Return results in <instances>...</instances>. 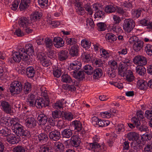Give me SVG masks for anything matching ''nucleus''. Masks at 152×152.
I'll return each mask as SVG.
<instances>
[{"label":"nucleus","mask_w":152,"mask_h":152,"mask_svg":"<svg viewBox=\"0 0 152 152\" xmlns=\"http://www.w3.org/2000/svg\"><path fill=\"white\" fill-rule=\"evenodd\" d=\"M24 48L20 49L18 52H15L12 53V58L14 61L19 62L22 59L24 61L28 62L29 57L25 52Z\"/></svg>","instance_id":"1"},{"label":"nucleus","mask_w":152,"mask_h":152,"mask_svg":"<svg viewBox=\"0 0 152 152\" xmlns=\"http://www.w3.org/2000/svg\"><path fill=\"white\" fill-rule=\"evenodd\" d=\"M23 85L21 82L15 80L10 84L9 90L10 92L13 94H18L22 91Z\"/></svg>","instance_id":"2"},{"label":"nucleus","mask_w":152,"mask_h":152,"mask_svg":"<svg viewBox=\"0 0 152 152\" xmlns=\"http://www.w3.org/2000/svg\"><path fill=\"white\" fill-rule=\"evenodd\" d=\"M12 131L18 136L27 137L30 136V132L24 130L23 126L19 124L15 125Z\"/></svg>","instance_id":"3"},{"label":"nucleus","mask_w":152,"mask_h":152,"mask_svg":"<svg viewBox=\"0 0 152 152\" xmlns=\"http://www.w3.org/2000/svg\"><path fill=\"white\" fill-rule=\"evenodd\" d=\"M135 26L134 20L131 18L125 19L124 21V29L128 32H130Z\"/></svg>","instance_id":"4"},{"label":"nucleus","mask_w":152,"mask_h":152,"mask_svg":"<svg viewBox=\"0 0 152 152\" xmlns=\"http://www.w3.org/2000/svg\"><path fill=\"white\" fill-rule=\"evenodd\" d=\"M81 67V62L75 60L70 64L68 69L72 75L73 73L77 72Z\"/></svg>","instance_id":"5"},{"label":"nucleus","mask_w":152,"mask_h":152,"mask_svg":"<svg viewBox=\"0 0 152 152\" xmlns=\"http://www.w3.org/2000/svg\"><path fill=\"white\" fill-rule=\"evenodd\" d=\"M83 132H80L78 134V135H73L71 138V143L72 145L75 147L78 146L80 143V138L83 135Z\"/></svg>","instance_id":"6"},{"label":"nucleus","mask_w":152,"mask_h":152,"mask_svg":"<svg viewBox=\"0 0 152 152\" xmlns=\"http://www.w3.org/2000/svg\"><path fill=\"white\" fill-rule=\"evenodd\" d=\"M133 62L138 66H143L147 64V60L145 57L138 55L135 57L133 59Z\"/></svg>","instance_id":"7"},{"label":"nucleus","mask_w":152,"mask_h":152,"mask_svg":"<svg viewBox=\"0 0 152 152\" xmlns=\"http://www.w3.org/2000/svg\"><path fill=\"white\" fill-rule=\"evenodd\" d=\"M132 121L134 123L137 129L141 132H146L148 130V127L145 125H141L140 121L136 118H132Z\"/></svg>","instance_id":"8"},{"label":"nucleus","mask_w":152,"mask_h":152,"mask_svg":"<svg viewBox=\"0 0 152 152\" xmlns=\"http://www.w3.org/2000/svg\"><path fill=\"white\" fill-rule=\"evenodd\" d=\"M24 49L25 50V53L29 57L28 62H30L31 61L30 59L31 58L32 59L31 56L34 54V47L32 44H28L26 45L25 48Z\"/></svg>","instance_id":"9"},{"label":"nucleus","mask_w":152,"mask_h":152,"mask_svg":"<svg viewBox=\"0 0 152 152\" xmlns=\"http://www.w3.org/2000/svg\"><path fill=\"white\" fill-rule=\"evenodd\" d=\"M0 106L2 110L6 113L10 114L12 113L11 105L9 102L5 100L1 101Z\"/></svg>","instance_id":"10"},{"label":"nucleus","mask_w":152,"mask_h":152,"mask_svg":"<svg viewBox=\"0 0 152 152\" xmlns=\"http://www.w3.org/2000/svg\"><path fill=\"white\" fill-rule=\"evenodd\" d=\"M49 101L48 100H45L43 98L37 99L35 102V106L37 108L41 109L48 106Z\"/></svg>","instance_id":"11"},{"label":"nucleus","mask_w":152,"mask_h":152,"mask_svg":"<svg viewBox=\"0 0 152 152\" xmlns=\"http://www.w3.org/2000/svg\"><path fill=\"white\" fill-rule=\"evenodd\" d=\"M18 23L20 27L27 28L28 26H32L31 23L26 17H22L18 20Z\"/></svg>","instance_id":"12"},{"label":"nucleus","mask_w":152,"mask_h":152,"mask_svg":"<svg viewBox=\"0 0 152 152\" xmlns=\"http://www.w3.org/2000/svg\"><path fill=\"white\" fill-rule=\"evenodd\" d=\"M83 4L82 2L78 1L77 0H76L75 3L76 12L78 15H83L86 13L85 9L82 6Z\"/></svg>","instance_id":"13"},{"label":"nucleus","mask_w":152,"mask_h":152,"mask_svg":"<svg viewBox=\"0 0 152 152\" xmlns=\"http://www.w3.org/2000/svg\"><path fill=\"white\" fill-rule=\"evenodd\" d=\"M49 137L51 140L56 141L61 137V134L56 129H54L49 133Z\"/></svg>","instance_id":"14"},{"label":"nucleus","mask_w":152,"mask_h":152,"mask_svg":"<svg viewBox=\"0 0 152 152\" xmlns=\"http://www.w3.org/2000/svg\"><path fill=\"white\" fill-rule=\"evenodd\" d=\"M26 126L29 128H33L37 125V121L34 118H28L25 121Z\"/></svg>","instance_id":"15"},{"label":"nucleus","mask_w":152,"mask_h":152,"mask_svg":"<svg viewBox=\"0 0 152 152\" xmlns=\"http://www.w3.org/2000/svg\"><path fill=\"white\" fill-rule=\"evenodd\" d=\"M144 144L142 143L139 138L133 141L131 144V146L134 149L139 150L143 148Z\"/></svg>","instance_id":"16"},{"label":"nucleus","mask_w":152,"mask_h":152,"mask_svg":"<svg viewBox=\"0 0 152 152\" xmlns=\"http://www.w3.org/2000/svg\"><path fill=\"white\" fill-rule=\"evenodd\" d=\"M144 42L140 39L138 40L134 43L133 48L134 50L137 52L140 51L143 47Z\"/></svg>","instance_id":"17"},{"label":"nucleus","mask_w":152,"mask_h":152,"mask_svg":"<svg viewBox=\"0 0 152 152\" xmlns=\"http://www.w3.org/2000/svg\"><path fill=\"white\" fill-rule=\"evenodd\" d=\"M64 41L63 39L59 37H56L53 40V44L57 48L62 47L64 45Z\"/></svg>","instance_id":"18"},{"label":"nucleus","mask_w":152,"mask_h":152,"mask_svg":"<svg viewBox=\"0 0 152 152\" xmlns=\"http://www.w3.org/2000/svg\"><path fill=\"white\" fill-rule=\"evenodd\" d=\"M48 119L47 115L43 114H39L37 117L38 123L40 126L45 125Z\"/></svg>","instance_id":"19"},{"label":"nucleus","mask_w":152,"mask_h":152,"mask_svg":"<svg viewBox=\"0 0 152 152\" xmlns=\"http://www.w3.org/2000/svg\"><path fill=\"white\" fill-rule=\"evenodd\" d=\"M59 59L61 61L66 60L68 57V52L66 50H62L60 51L58 54Z\"/></svg>","instance_id":"20"},{"label":"nucleus","mask_w":152,"mask_h":152,"mask_svg":"<svg viewBox=\"0 0 152 152\" xmlns=\"http://www.w3.org/2000/svg\"><path fill=\"white\" fill-rule=\"evenodd\" d=\"M39 59L41 64L44 66H48L50 65L51 62L47 58L46 56H45L44 54L39 56Z\"/></svg>","instance_id":"21"},{"label":"nucleus","mask_w":152,"mask_h":152,"mask_svg":"<svg viewBox=\"0 0 152 152\" xmlns=\"http://www.w3.org/2000/svg\"><path fill=\"white\" fill-rule=\"evenodd\" d=\"M126 137L129 141H133L139 138V135L138 134L135 132H130L126 134Z\"/></svg>","instance_id":"22"},{"label":"nucleus","mask_w":152,"mask_h":152,"mask_svg":"<svg viewBox=\"0 0 152 152\" xmlns=\"http://www.w3.org/2000/svg\"><path fill=\"white\" fill-rule=\"evenodd\" d=\"M118 70V75L122 77H124L126 75V72L129 69H128L127 66L121 64L119 66Z\"/></svg>","instance_id":"23"},{"label":"nucleus","mask_w":152,"mask_h":152,"mask_svg":"<svg viewBox=\"0 0 152 152\" xmlns=\"http://www.w3.org/2000/svg\"><path fill=\"white\" fill-rule=\"evenodd\" d=\"M137 86L139 88L142 90H145L148 87L147 83L142 80H138L137 83Z\"/></svg>","instance_id":"24"},{"label":"nucleus","mask_w":152,"mask_h":152,"mask_svg":"<svg viewBox=\"0 0 152 152\" xmlns=\"http://www.w3.org/2000/svg\"><path fill=\"white\" fill-rule=\"evenodd\" d=\"M39 152H53L52 146L49 145H43L39 149Z\"/></svg>","instance_id":"25"},{"label":"nucleus","mask_w":152,"mask_h":152,"mask_svg":"<svg viewBox=\"0 0 152 152\" xmlns=\"http://www.w3.org/2000/svg\"><path fill=\"white\" fill-rule=\"evenodd\" d=\"M73 131L70 129H64L61 132V136L63 138H69L72 136Z\"/></svg>","instance_id":"26"},{"label":"nucleus","mask_w":152,"mask_h":152,"mask_svg":"<svg viewBox=\"0 0 152 152\" xmlns=\"http://www.w3.org/2000/svg\"><path fill=\"white\" fill-rule=\"evenodd\" d=\"M125 77L126 80L128 82H133L135 80V77L133 75V73L130 70L126 72Z\"/></svg>","instance_id":"27"},{"label":"nucleus","mask_w":152,"mask_h":152,"mask_svg":"<svg viewBox=\"0 0 152 152\" xmlns=\"http://www.w3.org/2000/svg\"><path fill=\"white\" fill-rule=\"evenodd\" d=\"M93 73V78L95 79H98L102 76L103 72L102 69L99 68H96L94 70Z\"/></svg>","instance_id":"28"},{"label":"nucleus","mask_w":152,"mask_h":152,"mask_svg":"<svg viewBox=\"0 0 152 152\" xmlns=\"http://www.w3.org/2000/svg\"><path fill=\"white\" fill-rule=\"evenodd\" d=\"M35 96L33 94H29L28 97L27 104L30 106L34 107L35 106L36 101Z\"/></svg>","instance_id":"29"},{"label":"nucleus","mask_w":152,"mask_h":152,"mask_svg":"<svg viewBox=\"0 0 152 152\" xmlns=\"http://www.w3.org/2000/svg\"><path fill=\"white\" fill-rule=\"evenodd\" d=\"M6 140L9 143L14 144L17 143L16 138L15 136L13 134L10 133L8 136L6 137Z\"/></svg>","instance_id":"30"},{"label":"nucleus","mask_w":152,"mask_h":152,"mask_svg":"<svg viewBox=\"0 0 152 152\" xmlns=\"http://www.w3.org/2000/svg\"><path fill=\"white\" fill-rule=\"evenodd\" d=\"M64 100L62 101L59 100L56 102L54 104V107L55 109L58 110L59 111H63L64 108Z\"/></svg>","instance_id":"31"},{"label":"nucleus","mask_w":152,"mask_h":152,"mask_svg":"<svg viewBox=\"0 0 152 152\" xmlns=\"http://www.w3.org/2000/svg\"><path fill=\"white\" fill-rule=\"evenodd\" d=\"M72 125L74 127L75 129L77 131L80 132L82 129V125L81 122L77 120L73 121L71 123Z\"/></svg>","instance_id":"32"},{"label":"nucleus","mask_w":152,"mask_h":152,"mask_svg":"<svg viewBox=\"0 0 152 152\" xmlns=\"http://www.w3.org/2000/svg\"><path fill=\"white\" fill-rule=\"evenodd\" d=\"M31 1L30 0H21L19 6L20 10H23L29 7Z\"/></svg>","instance_id":"33"},{"label":"nucleus","mask_w":152,"mask_h":152,"mask_svg":"<svg viewBox=\"0 0 152 152\" xmlns=\"http://www.w3.org/2000/svg\"><path fill=\"white\" fill-rule=\"evenodd\" d=\"M26 74L29 78H32L35 74V71L32 66H29L26 69Z\"/></svg>","instance_id":"34"},{"label":"nucleus","mask_w":152,"mask_h":152,"mask_svg":"<svg viewBox=\"0 0 152 152\" xmlns=\"http://www.w3.org/2000/svg\"><path fill=\"white\" fill-rule=\"evenodd\" d=\"M72 75L74 78L78 79L80 80H82L83 78H85L84 72L82 71H80L77 72L73 73Z\"/></svg>","instance_id":"35"},{"label":"nucleus","mask_w":152,"mask_h":152,"mask_svg":"<svg viewBox=\"0 0 152 152\" xmlns=\"http://www.w3.org/2000/svg\"><path fill=\"white\" fill-rule=\"evenodd\" d=\"M54 147L57 152H63L64 149V145L59 142H55Z\"/></svg>","instance_id":"36"},{"label":"nucleus","mask_w":152,"mask_h":152,"mask_svg":"<svg viewBox=\"0 0 152 152\" xmlns=\"http://www.w3.org/2000/svg\"><path fill=\"white\" fill-rule=\"evenodd\" d=\"M90 146L91 149L95 152H99L101 149V146L98 143L93 142L90 143Z\"/></svg>","instance_id":"37"},{"label":"nucleus","mask_w":152,"mask_h":152,"mask_svg":"<svg viewBox=\"0 0 152 152\" xmlns=\"http://www.w3.org/2000/svg\"><path fill=\"white\" fill-rule=\"evenodd\" d=\"M143 10L139 9L133 11L132 13V17L133 18H137L140 16Z\"/></svg>","instance_id":"38"},{"label":"nucleus","mask_w":152,"mask_h":152,"mask_svg":"<svg viewBox=\"0 0 152 152\" xmlns=\"http://www.w3.org/2000/svg\"><path fill=\"white\" fill-rule=\"evenodd\" d=\"M78 48L77 45L72 47L69 51L70 55L73 57L77 56L78 54Z\"/></svg>","instance_id":"39"},{"label":"nucleus","mask_w":152,"mask_h":152,"mask_svg":"<svg viewBox=\"0 0 152 152\" xmlns=\"http://www.w3.org/2000/svg\"><path fill=\"white\" fill-rule=\"evenodd\" d=\"M42 14L38 12H35L30 16L31 20L32 21H34L39 19L42 17Z\"/></svg>","instance_id":"40"},{"label":"nucleus","mask_w":152,"mask_h":152,"mask_svg":"<svg viewBox=\"0 0 152 152\" xmlns=\"http://www.w3.org/2000/svg\"><path fill=\"white\" fill-rule=\"evenodd\" d=\"M61 78V81L63 82L71 83L72 82V80L70 76L67 74L63 75Z\"/></svg>","instance_id":"41"},{"label":"nucleus","mask_w":152,"mask_h":152,"mask_svg":"<svg viewBox=\"0 0 152 152\" xmlns=\"http://www.w3.org/2000/svg\"><path fill=\"white\" fill-rule=\"evenodd\" d=\"M31 86L30 83L27 82L24 83L23 91L25 94H28L31 90Z\"/></svg>","instance_id":"42"},{"label":"nucleus","mask_w":152,"mask_h":152,"mask_svg":"<svg viewBox=\"0 0 152 152\" xmlns=\"http://www.w3.org/2000/svg\"><path fill=\"white\" fill-rule=\"evenodd\" d=\"M136 72L139 75H144L146 72V69L143 66H138L136 67Z\"/></svg>","instance_id":"43"},{"label":"nucleus","mask_w":152,"mask_h":152,"mask_svg":"<svg viewBox=\"0 0 152 152\" xmlns=\"http://www.w3.org/2000/svg\"><path fill=\"white\" fill-rule=\"evenodd\" d=\"M91 42L86 39H83L81 42L82 46L86 50L88 49L91 46Z\"/></svg>","instance_id":"44"},{"label":"nucleus","mask_w":152,"mask_h":152,"mask_svg":"<svg viewBox=\"0 0 152 152\" xmlns=\"http://www.w3.org/2000/svg\"><path fill=\"white\" fill-rule=\"evenodd\" d=\"M39 141L42 142H46L48 139V136L45 133H42L38 136Z\"/></svg>","instance_id":"45"},{"label":"nucleus","mask_w":152,"mask_h":152,"mask_svg":"<svg viewBox=\"0 0 152 152\" xmlns=\"http://www.w3.org/2000/svg\"><path fill=\"white\" fill-rule=\"evenodd\" d=\"M115 8L111 4L107 5L104 9L105 12L108 13L115 12Z\"/></svg>","instance_id":"46"},{"label":"nucleus","mask_w":152,"mask_h":152,"mask_svg":"<svg viewBox=\"0 0 152 152\" xmlns=\"http://www.w3.org/2000/svg\"><path fill=\"white\" fill-rule=\"evenodd\" d=\"M85 72L88 75H91L93 74V67L89 65H86L84 67Z\"/></svg>","instance_id":"47"},{"label":"nucleus","mask_w":152,"mask_h":152,"mask_svg":"<svg viewBox=\"0 0 152 152\" xmlns=\"http://www.w3.org/2000/svg\"><path fill=\"white\" fill-rule=\"evenodd\" d=\"M85 4L84 5V7L87 12L88 14L90 15H92L93 13V10L91 8L90 3L86 2H84Z\"/></svg>","instance_id":"48"},{"label":"nucleus","mask_w":152,"mask_h":152,"mask_svg":"<svg viewBox=\"0 0 152 152\" xmlns=\"http://www.w3.org/2000/svg\"><path fill=\"white\" fill-rule=\"evenodd\" d=\"M62 71L60 67H57L53 70V73L55 77L58 78L61 75Z\"/></svg>","instance_id":"49"},{"label":"nucleus","mask_w":152,"mask_h":152,"mask_svg":"<svg viewBox=\"0 0 152 152\" xmlns=\"http://www.w3.org/2000/svg\"><path fill=\"white\" fill-rule=\"evenodd\" d=\"M83 60L85 62H88L91 60L90 54L88 53L84 52L82 55Z\"/></svg>","instance_id":"50"},{"label":"nucleus","mask_w":152,"mask_h":152,"mask_svg":"<svg viewBox=\"0 0 152 152\" xmlns=\"http://www.w3.org/2000/svg\"><path fill=\"white\" fill-rule=\"evenodd\" d=\"M10 130L7 128H0V134L3 137H7L10 133Z\"/></svg>","instance_id":"51"},{"label":"nucleus","mask_w":152,"mask_h":152,"mask_svg":"<svg viewBox=\"0 0 152 152\" xmlns=\"http://www.w3.org/2000/svg\"><path fill=\"white\" fill-rule=\"evenodd\" d=\"M105 37L107 40L110 42H112L113 41L116 40L117 39L116 37L112 33L107 34L106 35Z\"/></svg>","instance_id":"52"},{"label":"nucleus","mask_w":152,"mask_h":152,"mask_svg":"<svg viewBox=\"0 0 152 152\" xmlns=\"http://www.w3.org/2000/svg\"><path fill=\"white\" fill-rule=\"evenodd\" d=\"M100 53L102 56L104 58H109L110 55L109 51L106 50L103 48L100 49Z\"/></svg>","instance_id":"53"},{"label":"nucleus","mask_w":152,"mask_h":152,"mask_svg":"<svg viewBox=\"0 0 152 152\" xmlns=\"http://www.w3.org/2000/svg\"><path fill=\"white\" fill-rule=\"evenodd\" d=\"M28 150H27L26 148L20 145H18L14 148L13 152H26Z\"/></svg>","instance_id":"54"},{"label":"nucleus","mask_w":152,"mask_h":152,"mask_svg":"<svg viewBox=\"0 0 152 152\" xmlns=\"http://www.w3.org/2000/svg\"><path fill=\"white\" fill-rule=\"evenodd\" d=\"M45 43L47 48H51L53 46V43L52 40L48 38H45Z\"/></svg>","instance_id":"55"},{"label":"nucleus","mask_w":152,"mask_h":152,"mask_svg":"<svg viewBox=\"0 0 152 152\" xmlns=\"http://www.w3.org/2000/svg\"><path fill=\"white\" fill-rule=\"evenodd\" d=\"M112 29L113 31L117 33L121 32L122 31L121 27L118 24H114L112 27Z\"/></svg>","instance_id":"56"},{"label":"nucleus","mask_w":152,"mask_h":152,"mask_svg":"<svg viewBox=\"0 0 152 152\" xmlns=\"http://www.w3.org/2000/svg\"><path fill=\"white\" fill-rule=\"evenodd\" d=\"M145 50L146 54L150 56H152V45L147 44L145 48Z\"/></svg>","instance_id":"57"},{"label":"nucleus","mask_w":152,"mask_h":152,"mask_svg":"<svg viewBox=\"0 0 152 152\" xmlns=\"http://www.w3.org/2000/svg\"><path fill=\"white\" fill-rule=\"evenodd\" d=\"M8 121L9 119L7 117H3L0 120V124L3 126H8L9 125Z\"/></svg>","instance_id":"58"},{"label":"nucleus","mask_w":152,"mask_h":152,"mask_svg":"<svg viewBox=\"0 0 152 152\" xmlns=\"http://www.w3.org/2000/svg\"><path fill=\"white\" fill-rule=\"evenodd\" d=\"M116 129L118 134H120L123 132L125 131V127L124 125L120 124L116 127Z\"/></svg>","instance_id":"59"},{"label":"nucleus","mask_w":152,"mask_h":152,"mask_svg":"<svg viewBox=\"0 0 152 152\" xmlns=\"http://www.w3.org/2000/svg\"><path fill=\"white\" fill-rule=\"evenodd\" d=\"M144 113L142 112V111H137L136 113V117H134V118H136L137 120H138L139 121L141 120H143L145 119Z\"/></svg>","instance_id":"60"},{"label":"nucleus","mask_w":152,"mask_h":152,"mask_svg":"<svg viewBox=\"0 0 152 152\" xmlns=\"http://www.w3.org/2000/svg\"><path fill=\"white\" fill-rule=\"evenodd\" d=\"M97 29L99 31H102L105 30L106 25L104 23L100 22L96 24Z\"/></svg>","instance_id":"61"},{"label":"nucleus","mask_w":152,"mask_h":152,"mask_svg":"<svg viewBox=\"0 0 152 152\" xmlns=\"http://www.w3.org/2000/svg\"><path fill=\"white\" fill-rule=\"evenodd\" d=\"M63 88L65 90L71 91H75L76 89L74 85H68V84L64 85Z\"/></svg>","instance_id":"62"},{"label":"nucleus","mask_w":152,"mask_h":152,"mask_svg":"<svg viewBox=\"0 0 152 152\" xmlns=\"http://www.w3.org/2000/svg\"><path fill=\"white\" fill-rule=\"evenodd\" d=\"M66 42L67 45L70 46L75 45L77 43V40L74 38H69L66 39Z\"/></svg>","instance_id":"63"},{"label":"nucleus","mask_w":152,"mask_h":152,"mask_svg":"<svg viewBox=\"0 0 152 152\" xmlns=\"http://www.w3.org/2000/svg\"><path fill=\"white\" fill-rule=\"evenodd\" d=\"M144 152H152V142L146 144L144 148Z\"/></svg>","instance_id":"64"}]
</instances>
